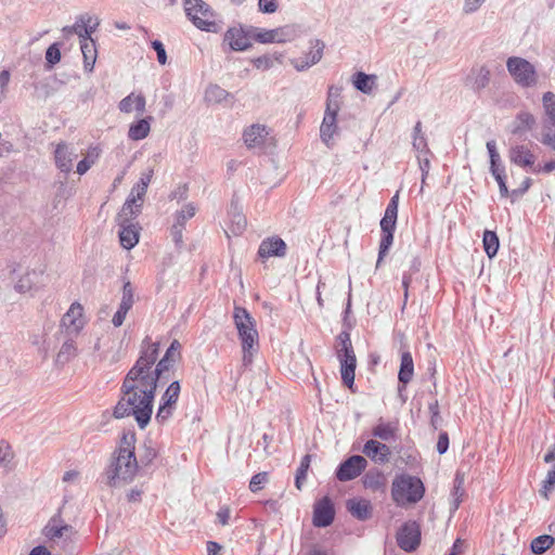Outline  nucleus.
Returning <instances> with one entry per match:
<instances>
[{"mask_svg":"<svg viewBox=\"0 0 555 555\" xmlns=\"http://www.w3.org/2000/svg\"><path fill=\"white\" fill-rule=\"evenodd\" d=\"M157 358L158 344H149L142 349L135 364L124 379L121 398L114 409L116 418L133 415L142 429L150 423L157 383L169 380V373L175 364L162 358L153 369Z\"/></svg>","mask_w":555,"mask_h":555,"instance_id":"nucleus-1","label":"nucleus"},{"mask_svg":"<svg viewBox=\"0 0 555 555\" xmlns=\"http://www.w3.org/2000/svg\"><path fill=\"white\" fill-rule=\"evenodd\" d=\"M134 434L122 436L120 446L106 472L107 482L111 487L130 482L137 475L139 465L134 454Z\"/></svg>","mask_w":555,"mask_h":555,"instance_id":"nucleus-2","label":"nucleus"},{"mask_svg":"<svg viewBox=\"0 0 555 555\" xmlns=\"http://www.w3.org/2000/svg\"><path fill=\"white\" fill-rule=\"evenodd\" d=\"M425 487L422 480L410 475L396 476L391 486V498L398 506L415 504L422 500Z\"/></svg>","mask_w":555,"mask_h":555,"instance_id":"nucleus-3","label":"nucleus"},{"mask_svg":"<svg viewBox=\"0 0 555 555\" xmlns=\"http://www.w3.org/2000/svg\"><path fill=\"white\" fill-rule=\"evenodd\" d=\"M336 353L340 363L343 383L351 388L354 383L357 358L348 332H341L337 336Z\"/></svg>","mask_w":555,"mask_h":555,"instance_id":"nucleus-4","label":"nucleus"},{"mask_svg":"<svg viewBox=\"0 0 555 555\" xmlns=\"http://www.w3.org/2000/svg\"><path fill=\"white\" fill-rule=\"evenodd\" d=\"M184 10L189 20L202 31L218 33L214 11L203 0H183Z\"/></svg>","mask_w":555,"mask_h":555,"instance_id":"nucleus-5","label":"nucleus"},{"mask_svg":"<svg viewBox=\"0 0 555 555\" xmlns=\"http://www.w3.org/2000/svg\"><path fill=\"white\" fill-rule=\"evenodd\" d=\"M234 322L242 340V348L258 345V332L255 328L254 320L245 308H234Z\"/></svg>","mask_w":555,"mask_h":555,"instance_id":"nucleus-6","label":"nucleus"},{"mask_svg":"<svg viewBox=\"0 0 555 555\" xmlns=\"http://www.w3.org/2000/svg\"><path fill=\"white\" fill-rule=\"evenodd\" d=\"M506 66L518 85L522 87L535 85L534 67L528 61L513 56L507 60Z\"/></svg>","mask_w":555,"mask_h":555,"instance_id":"nucleus-7","label":"nucleus"},{"mask_svg":"<svg viewBox=\"0 0 555 555\" xmlns=\"http://www.w3.org/2000/svg\"><path fill=\"white\" fill-rule=\"evenodd\" d=\"M367 461L362 455H351L339 464L336 478L339 481H349L360 476L366 468Z\"/></svg>","mask_w":555,"mask_h":555,"instance_id":"nucleus-8","label":"nucleus"},{"mask_svg":"<svg viewBox=\"0 0 555 555\" xmlns=\"http://www.w3.org/2000/svg\"><path fill=\"white\" fill-rule=\"evenodd\" d=\"M421 542V528L416 521H408L397 533V543L405 552H413Z\"/></svg>","mask_w":555,"mask_h":555,"instance_id":"nucleus-9","label":"nucleus"},{"mask_svg":"<svg viewBox=\"0 0 555 555\" xmlns=\"http://www.w3.org/2000/svg\"><path fill=\"white\" fill-rule=\"evenodd\" d=\"M309 51L302 56L294 57L291 60V64L298 72H304L317 64L323 55L325 44L320 39L310 40Z\"/></svg>","mask_w":555,"mask_h":555,"instance_id":"nucleus-10","label":"nucleus"},{"mask_svg":"<svg viewBox=\"0 0 555 555\" xmlns=\"http://www.w3.org/2000/svg\"><path fill=\"white\" fill-rule=\"evenodd\" d=\"M180 389L178 380L172 382L166 389L155 417L158 423L166 422L172 415L175 405L179 399Z\"/></svg>","mask_w":555,"mask_h":555,"instance_id":"nucleus-11","label":"nucleus"},{"mask_svg":"<svg viewBox=\"0 0 555 555\" xmlns=\"http://www.w3.org/2000/svg\"><path fill=\"white\" fill-rule=\"evenodd\" d=\"M491 73L485 65H476L470 68L463 79V85L474 93H480L490 82Z\"/></svg>","mask_w":555,"mask_h":555,"instance_id":"nucleus-12","label":"nucleus"},{"mask_svg":"<svg viewBox=\"0 0 555 555\" xmlns=\"http://www.w3.org/2000/svg\"><path fill=\"white\" fill-rule=\"evenodd\" d=\"M100 26V18L96 15L85 13L76 17L72 26L62 28L63 35H92Z\"/></svg>","mask_w":555,"mask_h":555,"instance_id":"nucleus-13","label":"nucleus"},{"mask_svg":"<svg viewBox=\"0 0 555 555\" xmlns=\"http://www.w3.org/2000/svg\"><path fill=\"white\" fill-rule=\"evenodd\" d=\"M339 111V105L328 104L325 109V115L323 121L320 127V137L321 140L326 144V146L332 145V140L334 134L337 133V114Z\"/></svg>","mask_w":555,"mask_h":555,"instance_id":"nucleus-14","label":"nucleus"},{"mask_svg":"<svg viewBox=\"0 0 555 555\" xmlns=\"http://www.w3.org/2000/svg\"><path fill=\"white\" fill-rule=\"evenodd\" d=\"M82 306L79 302H73L68 311L63 315L61 326L68 335H77L85 325Z\"/></svg>","mask_w":555,"mask_h":555,"instance_id":"nucleus-15","label":"nucleus"},{"mask_svg":"<svg viewBox=\"0 0 555 555\" xmlns=\"http://www.w3.org/2000/svg\"><path fill=\"white\" fill-rule=\"evenodd\" d=\"M335 516L333 503L330 498L324 496L315 505L313 511V525L324 528L330 526Z\"/></svg>","mask_w":555,"mask_h":555,"instance_id":"nucleus-16","label":"nucleus"},{"mask_svg":"<svg viewBox=\"0 0 555 555\" xmlns=\"http://www.w3.org/2000/svg\"><path fill=\"white\" fill-rule=\"evenodd\" d=\"M362 453L375 463L385 464L389 461L391 451L387 444L370 439L364 443Z\"/></svg>","mask_w":555,"mask_h":555,"instance_id":"nucleus-17","label":"nucleus"},{"mask_svg":"<svg viewBox=\"0 0 555 555\" xmlns=\"http://www.w3.org/2000/svg\"><path fill=\"white\" fill-rule=\"evenodd\" d=\"M269 135V129L264 125L254 124L245 129L243 140L248 149H261Z\"/></svg>","mask_w":555,"mask_h":555,"instance_id":"nucleus-18","label":"nucleus"},{"mask_svg":"<svg viewBox=\"0 0 555 555\" xmlns=\"http://www.w3.org/2000/svg\"><path fill=\"white\" fill-rule=\"evenodd\" d=\"M285 255L286 243L279 236H271L263 240L258 248V256L261 259L284 257Z\"/></svg>","mask_w":555,"mask_h":555,"instance_id":"nucleus-19","label":"nucleus"},{"mask_svg":"<svg viewBox=\"0 0 555 555\" xmlns=\"http://www.w3.org/2000/svg\"><path fill=\"white\" fill-rule=\"evenodd\" d=\"M77 157L76 152L70 149L66 143L57 144L54 158L56 167L65 173H68L73 169V162Z\"/></svg>","mask_w":555,"mask_h":555,"instance_id":"nucleus-20","label":"nucleus"},{"mask_svg":"<svg viewBox=\"0 0 555 555\" xmlns=\"http://www.w3.org/2000/svg\"><path fill=\"white\" fill-rule=\"evenodd\" d=\"M41 285H43V270H31L17 281L15 289L24 294Z\"/></svg>","mask_w":555,"mask_h":555,"instance_id":"nucleus-21","label":"nucleus"},{"mask_svg":"<svg viewBox=\"0 0 555 555\" xmlns=\"http://www.w3.org/2000/svg\"><path fill=\"white\" fill-rule=\"evenodd\" d=\"M80 50L83 55V67L87 72H92L98 56V50L93 37H81Z\"/></svg>","mask_w":555,"mask_h":555,"instance_id":"nucleus-22","label":"nucleus"},{"mask_svg":"<svg viewBox=\"0 0 555 555\" xmlns=\"http://www.w3.org/2000/svg\"><path fill=\"white\" fill-rule=\"evenodd\" d=\"M348 512L359 520H366L372 515V505L365 499H350L347 501Z\"/></svg>","mask_w":555,"mask_h":555,"instance_id":"nucleus-23","label":"nucleus"},{"mask_svg":"<svg viewBox=\"0 0 555 555\" xmlns=\"http://www.w3.org/2000/svg\"><path fill=\"white\" fill-rule=\"evenodd\" d=\"M509 159L517 166L532 167L535 157L527 146L515 145L509 150Z\"/></svg>","mask_w":555,"mask_h":555,"instance_id":"nucleus-24","label":"nucleus"},{"mask_svg":"<svg viewBox=\"0 0 555 555\" xmlns=\"http://www.w3.org/2000/svg\"><path fill=\"white\" fill-rule=\"evenodd\" d=\"M120 227L119 240L120 244L126 249L133 248L139 242V232L133 223L118 222Z\"/></svg>","mask_w":555,"mask_h":555,"instance_id":"nucleus-25","label":"nucleus"},{"mask_svg":"<svg viewBox=\"0 0 555 555\" xmlns=\"http://www.w3.org/2000/svg\"><path fill=\"white\" fill-rule=\"evenodd\" d=\"M141 206L142 204L137 202L135 197H128L117 215V222L132 223V220L140 214Z\"/></svg>","mask_w":555,"mask_h":555,"instance_id":"nucleus-26","label":"nucleus"},{"mask_svg":"<svg viewBox=\"0 0 555 555\" xmlns=\"http://www.w3.org/2000/svg\"><path fill=\"white\" fill-rule=\"evenodd\" d=\"M414 374V363L412 354L409 351H404L401 354L400 370L398 373L399 383L403 387L411 382Z\"/></svg>","mask_w":555,"mask_h":555,"instance_id":"nucleus-27","label":"nucleus"},{"mask_svg":"<svg viewBox=\"0 0 555 555\" xmlns=\"http://www.w3.org/2000/svg\"><path fill=\"white\" fill-rule=\"evenodd\" d=\"M119 109L124 113H131L135 109L139 114L145 111V98L141 94H129L119 102Z\"/></svg>","mask_w":555,"mask_h":555,"instance_id":"nucleus-28","label":"nucleus"},{"mask_svg":"<svg viewBox=\"0 0 555 555\" xmlns=\"http://www.w3.org/2000/svg\"><path fill=\"white\" fill-rule=\"evenodd\" d=\"M534 124L535 119L532 114L528 112H520L511 125V132L513 134H521L522 132L530 130Z\"/></svg>","mask_w":555,"mask_h":555,"instance_id":"nucleus-29","label":"nucleus"},{"mask_svg":"<svg viewBox=\"0 0 555 555\" xmlns=\"http://www.w3.org/2000/svg\"><path fill=\"white\" fill-rule=\"evenodd\" d=\"M397 426L393 423L379 421L372 429V435L382 441H390L396 438Z\"/></svg>","mask_w":555,"mask_h":555,"instance_id":"nucleus-30","label":"nucleus"},{"mask_svg":"<svg viewBox=\"0 0 555 555\" xmlns=\"http://www.w3.org/2000/svg\"><path fill=\"white\" fill-rule=\"evenodd\" d=\"M204 98L207 103L220 104L228 101L232 95L218 85H209L205 90Z\"/></svg>","mask_w":555,"mask_h":555,"instance_id":"nucleus-31","label":"nucleus"},{"mask_svg":"<svg viewBox=\"0 0 555 555\" xmlns=\"http://www.w3.org/2000/svg\"><path fill=\"white\" fill-rule=\"evenodd\" d=\"M363 486L373 491L383 490L386 486V478L384 474L377 469L370 470L363 477Z\"/></svg>","mask_w":555,"mask_h":555,"instance_id":"nucleus-32","label":"nucleus"},{"mask_svg":"<svg viewBox=\"0 0 555 555\" xmlns=\"http://www.w3.org/2000/svg\"><path fill=\"white\" fill-rule=\"evenodd\" d=\"M101 150L98 146L89 147L83 159L77 164V173L85 175L99 159Z\"/></svg>","mask_w":555,"mask_h":555,"instance_id":"nucleus-33","label":"nucleus"},{"mask_svg":"<svg viewBox=\"0 0 555 555\" xmlns=\"http://www.w3.org/2000/svg\"><path fill=\"white\" fill-rule=\"evenodd\" d=\"M44 530L46 535L51 540L62 538L69 539L74 533V528L69 525L57 526L54 524H49Z\"/></svg>","mask_w":555,"mask_h":555,"instance_id":"nucleus-34","label":"nucleus"},{"mask_svg":"<svg viewBox=\"0 0 555 555\" xmlns=\"http://www.w3.org/2000/svg\"><path fill=\"white\" fill-rule=\"evenodd\" d=\"M375 76L366 75L365 73L358 72L353 76V85L357 90L363 93H371L374 87Z\"/></svg>","mask_w":555,"mask_h":555,"instance_id":"nucleus-35","label":"nucleus"},{"mask_svg":"<svg viewBox=\"0 0 555 555\" xmlns=\"http://www.w3.org/2000/svg\"><path fill=\"white\" fill-rule=\"evenodd\" d=\"M555 542V539L550 534H542L531 541L530 548L535 555L545 553Z\"/></svg>","mask_w":555,"mask_h":555,"instance_id":"nucleus-36","label":"nucleus"},{"mask_svg":"<svg viewBox=\"0 0 555 555\" xmlns=\"http://www.w3.org/2000/svg\"><path fill=\"white\" fill-rule=\"evenodd\" d=\"M483 248L489 258H493L499 250V237L493 231L486 230L483 232Z\"/></svg>","mask_w":555,"mask_h":555,"instance_id":"nucleus-37","label":"nucleus"},{"mask_svg":"<svg viewBox=\"0 0 555 555\" xmlns=\"http://www.w3.org/2000/svg\"><path fill=\"white\" fill-rule=\"evenodd\" d=\"M149 132L150 122L146 119H140L130 126L128 135L130 139L139 141L146 138Z\"/></svg>","mask_w":555,"mask_h":555,"instance_id":"nucleus-38","label":"nucleus"},{"mask_svg":"<svg viewBox=\"0 0 555 555\" xmlns=\"http://www.w3.org/2000/svg\"><path fill=\"white\" fill-rule=\"evenodd\" d=\"M278 33H279V29L266 30V29L257 28V27H253V26H249V27L240 26V28L230 27L225 31L224 35H229V36H232V35H278Z\"/></svg>","mask_w":555,"mask_h":555,"instance_id":"nucleus-39","label":"nucleus"},{"mask_svg":"<svg viewBox=\"0 0 555 555\" xmlns=\"http://www.w3.org/2000/svg\"><path fill=\"white\" fill-rule=\"evenodd\" d=\"M542 103L545 114L544 121L555 122V94L551 91L545 92L542 98Z\"/></svg>","mask_w":555,"mask_h":555,"instance_id":"nucleus-40","label":"nucleus"},{"mask_svg":"<svg viewBox=\"0 0 555 555\" xmlns=\"http://www.w3.org/2000/svg\"><path fill=\"white\" fill-rule=\"evenodd\" d=\"M541 142L552 150H555V122L543 121Z\"/></svg>","mask_w":555,"mask_h":555,"instance_id":"nucleus-41","label":"nucleus"},{"mask_svg":"<svg viewBox=\"0 0 555 555\" xmlns=\"http://www.w3.org/2000/svg\"><path fill=\"white\" fill-rule=\"evenodd\" d=\"M134 304V289L131 283L128 281L122 286V296L119 307L129 311Z\"/></svg>","mask_w":555,"mask_h":555,"instance_id":"nucleus-42","label":"nucleus"},{"mask_svg":"<svg viewBox=\"0 0 555 555\" xmlns=\"http://www.w3.org/2000/svg\"><path fill=\"white\" fill-rule=\"evenodd\" d=\"M311 456L309 454L301 459L300 465L296 470L295 485L298 490H301L302 483L306 479L307 472L310 467Z\"/></svg>","mask_w":555,"mask_h":555,"instance_id":"nucleus-43","label":"nucleus"},{"mask_svg":"<svg viewBox=\"0 0 555 555\" xmlns=\"http://www.w3.org/2000/svg\"><path fill=\"white\" fill-rule=\"evenodd\" d=\"M555 489V463L552 468L547 472L545 479L542 482L540 494L544 499H548V494Z\"/></svg>","mask_w":555,"mask_h":555,"instance_id":"nucleus-44","label":"nucleus"},{"mask_svg":"<svg viewBox=\"0 0 555 555\" xmlns=\"http://www.w3.org/2000/svg\"><path fill=\"white\" fill-rule=\"evenodd\" d=\"M195 212L196 207L192 203L184 205L181 210L176 212L175 223H180V225L184 227L185 222L195 216Z\"/></svg>","mask_w":555,"mask_h":555,"instance_id":"nucleus-45","label":"nucleus"},{"mask_svg":"<svg viewBox=\"0 0 555 555\" xmlns=\"http://www.w3.org/2000/svg\"><path fill=\"white\" fill-rule=\"evenodd\" d=\"M228 46L233 51H245L251 47L250 37H228Z\"/></svg>","mask_w":555,"mask_h":555,"instance_id":"nucleus-46","label":"nucleus"},{"mask_svg":"<svg viewBox=\"0 0 555 555\" xmlns=\"http://www.w3.org/2000/svg\"><path fill=\"white\" fill-rule=\"evenodd\" d=\"M382 240L379 244V251H378V259H377V266L382 262L384 256L388 253L390 246L392 245L393 241V233L391 232H382Z\"/></svg>","mask_w":555,"mask_h":555,"instance_id":"nucleus-47","label":"nucleus"},{"mask_svg":"<svg viewBox=\"0 0 555 555\" xmlns=\"http://www.w3.org/2000/svg\"><path fill=\"white\" fill-rule=\"evenodd\" d=\"M76 353V347L74 345V341L72 339H67L63 343L57 359L60 361H68L72 357H74Z\"/></svg>","mask_w":555,"mask_h":555,"instance_id":"nucleus-48","label":"nucleus"},{"mask_svg":"<svg viewBox=\"0 0 555 555\" xmlns=\"http://www.w3.org/2000/svg\"><path fill=\"white\" fill-rule=\"evenodd\" d=\"M61 60L60 43L51 44L46 52V61L50 66L57 64Z\"/></svg>","mask_w":555,"mask_h":555,"instance_id":"nucleus-49","label":"nucleus"},{"mask_svg":"<svg viewBox=\"0 0 555 555\" xmlns=\"http://www.w3.org/2000/svg\"><path fill=\"white\" fill-rule=\"evenodd\" d=\"M398 204H399V193L397 192L388 203L384 218L391 219L397 221L398 217Z\"/></svg>","mask_w":555,"mask_h":555,"instance_id":"nucleus-50","label":"nucleus"},{"mask_svg":"<svg viewBox=\"0 0 555 555\" xmlns=\"http://www.w3.org/2000/svg\"><path fill=\"white\" fill-rule=\"evenodd\" d=\"M492 176L499 184L500 194L502 197H506L508 195V189L505 181V169L502 170H492Z\"/></svg>","mask_w":555,"mask_h":555,"instance_id":"nucleus-51","label":"nucleus"},{"mask_svg":"<svg viewBox=\"0 0 555 555\" xmlns=\"http://www.w3.org/2000/svg\"><path fill=\"white\" fill-rule=\"evenodd\" d=\"M10 79L11 74L9 70L3 69L2 72H0V102H2L7 98Z\"/></svg>","mask_w":555,"mask_h":555,"instance_id":"nucleus-52","label":"nucleus"},{"mask_svg":"<svg viewBox=\"0 0 555 555\" xmlns=\"http://www.w3.org/2000/svg\"><path fill=\"white\" fill-rule=\"evenodd\" d=\"M268 481L267 473H258L254 475L249 482V489L251 492H257L262 488V485Z\"/></svg>","mask_w":555,"mask_h":555,"instance_id":"nucleus-53","label":"nucleus"},{"mask_svg":"<svg viewBox=\"0 0 555 555\" xmlns=\"http://www.w3.org/2000/svg\"><path fill=\"white\" fill-rule=\"evenodd\" d=\"M12 457L13 453L11 447L4 441H0V465L7 466Z\"/></svg>","mask_w":555,"mask_h":555,"instance_id":"nucleus-54","label":"nucleus"},{"mask_svg":"<svg viewBox=\"0 0 555 555\" xmlns=\"http://www.w3.org/2000/svg\"><path fill=\"white\" fill-rule=\"evenodd\" d=\"M152 48L157 53V61L159 64L165 65L167 62V54L165 50V44L160 40H153L151 41Z\"/></svg>","mask_w":555,"mask_h":555,"instance_id":"nucleus-55","label":"nucleus"},{"mask_svg":"<svg viewBox=\"0 0 555 555\" xmlns=\"http://www.w3.org/2000/svg\"><path fill=\"white\" fill-rule=\"evenodd\" d=\"M417 159H418V165H420V169L422 171V188H421V192L423 191V185L425 183V180L428 176V172H429V168H430V162L427 157V155H418L417 156Z\"/></svg>","mask_w":555,"mask_h":555,"instance_id":"nucleus-56","label":"nucleus"},{"mask_svg":"<svg viewBox=\"0 0 555 555\" xmlns=\"http://www.w3.org/2000/svg\"><path fill=\"white\" fill-rule=\"evenodd\" d=\"M413 147L420 152V155H427L428 149H427V141L424 134L421 135H414L413 138Z\"/></svg>","mask_w":555,"mask_h":555,"instance_id":"nucleus-57","label":"nucleus"},{"mask_svg":"<svg viewBox=\"0 0 555 555\" xmlns=\"http://www.w3.org/2000/svg\"><path fill=\"white\" fill-rule=\"evenodd\" d=\"M183 230H184V227L180 225V223H173L171 227L170 233H171L175 244L178 247H181L183 244Z\"/></svg>","mask_w":555,"mask_h":555,"instance_id":"nucleus-58","label":"nucleus"},{"mask_svg":"<svg viewBox=\"0 0 555 555\" xmlns=\"http://www.w3.org/2000/svg\"><path fill=\"white\" fill-rule=\"evenodd\" d=\"M258 9L260 12L266 14H272L278 9L275 0H258Z\"/></svg>","mask_w":555,"mask_h":555,"instance_id":"nucleus-59","label":"nucleus"},{"mask_svg":"<svg viewBox=\"0 0 555 555\" xmlns=\"http://www.w3.org/2000/svg\"><path fill=\"white\" fill-rule=\"evenodd\" d=\"M147 188L145 183L138 182L131 190L129 197H135L137 202L142 203L143 196L145 195Z\"/></svg>","mask_w":555,"mask_h":555,"instance_id":"nucleus-60","label":"nucleus"},{"mask_svg":"<svg viewBox=\"0 0 555 555\" xmlns=\"http://www.w3.org/2000/svg\"><path fill=\"white\" fill-rule=\"evenodd\" d=\"M449 448V437L447 433H441L437 442V451L439 454H443Z\"/></svg>","mask_w":555,"mask_h":555,"instance_id":"nucleus-61","label":"nucleus"},{"mask_svg":"<svg viewBox=\"0 0 555 555\" xmlns=\"http://www.w3.org/2000/svg\"><path fill=\"white\" fill-rule=\"evenodd\" d=\"M128 312L129 311L118 307L117 311L115 312V314L113 315V319H112L113 325L115 327L121 326Z\"/></svg>","mask_w":555,"mask_h":555,"instance_id":"nucleus-62","label":"nucleus"},{"mask_svg":"<svg viewBox=\"0 0 555 555\" xmlns=\"http://www.w3.org/2000/svg\"><path fill=\"white\" fill-rule=\"evenodd\" d=\"M486 0H465L463 10L465 13L477 11Z\"/></svg>","mask_w":555,"mask_h":555,"instance_id":"nucleus-63","label":"nucleus"},{"mask_svg":"<svg viewBox=\"0 0 555 555\" xmlns=\"http://www.w3.org/2000/svg\"><path fill=\"white\" fill-rule=\"evenodd\" d=\"M217 519L222 526L228 525L230 519V508L228 506L221 507L217 513Z\"/></svg>","mask_w":555,"mask_h":555,"instance_id":"nucleus-64","label":"nucleus"}]
</instances>
